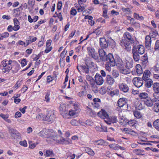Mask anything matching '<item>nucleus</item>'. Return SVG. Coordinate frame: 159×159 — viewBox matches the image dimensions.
I'll list each match as a JSON object with an SVG mask.
<instances>
[{
	"mask_svg": "<svg viewBox=\"0 0 159 159\" xmlns=\"http://www.w3.org/2000/svg\"><path fill=\"white\" fill-rule=\"evenodd\" d=\"M138 49H139V50H138L139 54H143L144 53V48L143 45H139L138 44Z\"/></svg>",
	"mask_w": 159,
	"mask_h": 159,
	"instance_id": "nucleus-26",
	"label": "nucleus"
},
{
	"mask_svg": "<svg viewBox=\"0 0 159 159\" xmlns=\"http://www.w3.org/2000/svg\"><path fill=\"white\" fill-rule=\"evenodd\" d=\"M109 146L110 148H112L113 149L115 150H118L119 145L116 144H112L109 145Z\"/></svg>",
	"mask_w": 159,
	"mask_h": 159,
	"instance_id": "nucleus-39",
	"label": "nucleus"
},
{
	"mask_svg": "<svg viewBox=\"0 0 159 159\" xmlns=\"http://www.w3.org/2000/svg\"><path fill=\"white\" fill-rule=\"evenodd\" d=\"M154 49L155 51H159V40L156 41Z\"/></svg>",
	"mask_w": 159,
	"mask_h": 159,
	"instance_id": "nucleus-49",
	"label": "nucleus"
},
{
	"mask_svg": "<svg viewBox=\"0 0 159 159\" xmlns=\"http://www.w3.org/2000/svg\"><path fill=\"white\" fill-rule=\"evenodd\" d=\"M143 101L144 103L148 107H151L153 105V101L149 97L147 98V99H145Z\"/></svg>",
	"mask_w": 159,
	"mask_h": 159,
	"instance_id": "nucleus-17",
	"label": "nucleus"
},
{
	"mask_svg": "<svg viewBox=\"0 0 159 159\" xmlns=\"http://www.w3.org/2000/svg\"><path fill=\"white\" fill-rule=\"evenodd\" d=\"M111 74L114 79L117 78L119 75L118 72L116 70H113L111 72Z\"/></svg>",
	"mask_w": 159,
	"mask_h": 159,
	"instance_id": "nucleus-38",
	"label": "nucleus"
},
{
	"mask_svg": "<svg viewBox=\"0 0 159 159\" xmlns=\"http://www.w3.org/2000/svg\"><path fill=\"white\" fill-rule=\"evenodd\" d=\"M44 155L46 156L53 157L54 156L53 151L52 150H47Z\"/></svg>",
	"mask_w": 159,
	"mask_h": 159,
	"instance_id": "nucleus-30",
	"label": "nucleus"
},
{
	"mask_svg": "<svg viewBox=\"0 0 159 159\" xmlns=\"http://www.w3.org/2000/svg\"><path fill=\"white\" fill-rule=\"evenodd\" d=\"M21 114L20 112L17 111L16 113L15 114V117L16 118H18L20 117L21 116Z\"/></svg>",
	"mask_w": 159,
	"mask_h": 159,
	"instance_id": "nucleus-57",
	"label": "nucleus"
},
{
	"mask_svg": "<svg viewBox=\"0 0 159 159\" xmlns=\"http://www.w3.org/2000/svg\"><path fill=\"white\" fill-rule=\"evenodd\" d=\"M94 78V80L97 85H101L103 84L104 80L100 74L97 73L95 76Z\"/></svg>",
	"mask_w": 159,
	"mask_h": 159,
	"instance_id": "nucleus-8",
	"label": "nucleus"
},
{
	"mask_svg": "<svg viewBox=\"0 0 159 159\" xmlns=\"http://www.w3.org/2000/svg\"><path fill=\"white\" fill-rule=\"evenodd\" d=\"M86 79L88 81H91L92 80H94V79L91 76H90L89 75H86Z\"/></svg>",
	"mask_w": 159,
	"mask_h": 159,
	"instance_id": "nucleus-60",
	"label": "nucleus"
},
{
	"mask_svg": "<svg viewBox=\"0 0 159 159\" xmlns=\"http://www.w3.org/2000/svg\"><path fill=\"white\" fill-rule=\"evenodd\" d=\"M47 129H43L42 130L40 131L38 133V135L41 137H45L47 138Z\"/></svg>",
	"mask_w": 159,
	"mask_h": 159,
	"instance_id": "nucleus-24",
	"label": "nucleus"
},
{
	"mask_svg": "<svg viewBox=\"0 0 159 159\" xmlns=\"http://www.w3.org/2000/svg\"><path fill=\"white\" fill-rule=\"evenodd\" d=\"M154 106L153 108V111L156 112H159V101H155V102L153 103Z\"/></svg>",
	"mask_w": 159,
	"mask_h": 159,
	"instance_id": "nucleus-20",
	"label": "nucleus"
},
{
	"mask_svg": "<svg viewBox=\"0 0 159 159\" xmlns=\"http://www.w3.org/2000/svg\"><path fill=\"white\" fill-rule=\"evenodd\" d=\"M106 61L107 63L105 64L106 69L108 71H110L111 70V66H115V59L114 57H112L111 59Z\"/></svg>",
	"mask_w": 159,
	"mask_h": 159,
	"instance_id": "nucleus-4",
	"label": "nucleus"
},
{
	"mask_svg": "<svg viewBox=\"0 0 159 159\" xmlns=\"http://www.w3.org/2000/svg\"><path fill=\"white\" fill-rule=\"evenodd\" d=\"M133 57L134 60L135 61H138L140 58V55L139 53H136V51H134L133 52H132Z\"/></svg>",
	"mask_w": 159,
	"mask_h": 159,
	"instance_id": "nucleus-22",
	"label": "nucleus"
},
{
	"mask_svg": "<svg viewBox=\"0 0 159 159\" xmlns=\"http://www.w3.org/2000/svg\"><path fill=\"white\" fill-rule=\"evenodd\" d=\"M85 123L87 125H92L93 123L91 120H87L85 122Z\"/></svg>",
	"mask_w": 159,
	"mask_h": 159,
	"instance_id": "nucleus-59",
	"label": "nucleus"
},
{
	"mask_svg": "<svg viewBox=\"0 0 159 159\" xmlns=\"http://www.w3.org/2000/svg\"><path fill=\"white\" fill-rule=\"evenodd\" d=\"M97 114L99 116L105 120H107L108 117L109 115L107 112L102 109L98 112Z\"/></svg>",
	"mask_w": 159,
	"mask_h": 159,
	"instance_id": "nucleus-12",
	"label": "nucleus"
},
{
	"mask_svg": "<svg viewBox=\"0 0 159 159\" xmlns=\"http://www.w3.org/2000/svg\"><path fill=\"white\" fill-rule=\"evenodd\" d=\"M124 130L126 132V133L129 134H131V133L134 132L131 129H128L126 128H124Z\"/></svg>",
	"mask_w": 159,
	"mask_h": 159,
	"instance_id": "nucleus-52",
	"label": "nucleus"
},
{
	"mask_svg": "<svg viewBox=\"0 0 159 159\" xmlns=\"http://www.w3.org/2000/svg\"><path fill=\"white\" fill-rule=\"evenodd\" d=\"M70 123L73 125H76L77 123V121L75 119H72L70 121Z\"/></svg>",
	"mask_w": 159,
	"mask_h": 159,
	"instance_id": "nucleus-61",
	"label": "nucleus"
},
{
	"mask_svg": "<svg viewBox=\"0 0 159 159\" xmlns=\"http://www.w3.org/2000/svg\"><path fill=\"white\" fill-rule=\"evenodd\" d=\"M119 91L118 89H116L110 92V95L112 97L115 95H118L119 94Z\"/></svg>",
	"mask_w": 159,
	"mask_h": 159,
	"instance_id": "nucleus-42",
	"label": "nucleus"
},
{
	"mask_svg": "<svg viewBox=\"0 0 159 159\" xmlns=\"http://www.w3.org/2000/svg\"><path fill=\"white\" fill-rule=\"evenodd\" d=\"M86 65L90 68L92 67H94L95 63L93 62H87L85 63Z\"/></svg>",
	"mask_w": 159,
	"mask_h": 159,
	"instance_id": "nucleus-41",
	"label": "nucleus"
},
{
	"mask_svg": "<svg viewBox=\"0 0 159 159\" xmlns=\"http://www.w3.org/2000/svg\"><path fill=\"white\" fill-rule=\"evenodd\" d=\"M11 136L14 139L19 138L20 137V134L17 131H16L14 134H12Z\"/></svg>",
	"mask_w": 159,
	"mask_h": 159,
	"instance_id": "nucleus-40",
	"label": "nucleus"
},
{
	"mask_svg": "<svg viewBox=\"0 0 159 159\" xmlns=\"http://www.w3.org/2000/svg\"><path fill=\"white\" fill-rule=\"evenodd\" d=\"M29 148H34L37 144V143H33L32 141H30L29 143Z\"/></svg>",
	"mask_w": 159,
	"mask_h": 159,
	"instance_id": "nucleus-47",
	"label": "nucleus"
},
{
	"mask_svg": "<svg viewBox=\"0 0 159 159\" xmlns=\"http://www.w3.org/2000/svg\"><path fill=\"white\" fill-rule=\"evenodd\" d=\"M100 59L102 61H105L108 60L112 57H114L113 55L111 53L107 55L105 51L102 48H100L98 51Z\"/></svg>",
	"mask_w": 159,
	"mask_h": 159,
	"instance_id": "nucleus-3",
	"label": "nucleus"
},
{
	"mask_svg": "<svg viewBox=\"0 0 159 159\" xmlns=\"http://www.w3.org/2000/svg\"><path fill=\"white\" fill-rule=\"evenodd\" d=\"M115 65L117 67L120 73L126 75L130 73V71L125 68V63L120 58L117 59L116 61L115 60Z\"/></svg>",
	"mask_w": 159,
	"mask_h": 159,
	"instance_id": "nucleus-2",
	"label": "nucleus"
},
{
	"mask_svg": "<svg viewBox=\"0 0 159 159\" xmlns=\"http://www.w3.org/2000/svg\"><path fill=\"white\" fill-rule=\"evenodd\" d=\"M87 94V91H82L79 92L78 93V96L82 98H83L86 97Z\"/></svg>",
	"mask_w": 159,
	"mask_h": 159,
	"instance_id": "nucleus-33",
	"label": "nucleus"
},
{
	"mask_svg": "<svg viewBox=\"0 0 159 159\" xmlns=\"http://www.w3.org/2000/svg\"><path fill=\"white\" fill-rule=\"evenodd\" d=\"M89 56H90L95 52L94 48L92 47H89L87 48Z\"/></svg>",
	"mask_w": 159,
	"mask_h": 159,
	"instance_id": "nucleus-36",
	"label": "nucleus"
},
{
	"mask_svg": "<svg viewBox=\"0 0 159 159\" xmlns=\"http://www.w3.org/2000/svg\"><path fill=\"white\" fill-rule=\"evenodd\" d=\"M151 71L153 74L157 73H159V67H157L156 66H154L151 69Z\"/></svg>",
	"mask_w": 159,
	"mask_h": 159,
	"instance_id": "nucleus-34",
	"label": "nucleus"
},
{
	"mask_svg": "<svg viewBox=\"0 0 159 159\" xmlns=\"http://www.w3.org/2000/svg\"><path fill=\"white\" fill-rule=\"evenodd\" d=\"M52 47H47V48L45 50V52L46 53H48L50 52L52 49Z\"/></svg>",
	"mask_w": 159,
	"mask_h": 159,
	"instance_id": "nucleus-63",
	"label": "nucleus"
},
{
	"mask_svg": "<svg viewBox=\"0 0 159 159\" xmlns=\"http://www.w3.org/2000/svg\"><path fill=\"white\" fill-rule=\"evenodd\" d=\"M134 116L137 118H139L141 116V115L140 112L138 111H135L134 112Z\"/></svg>",
	"mask_w": 159,
	"mask_h": 159,
	"instance_id": "nucleus-46",
	"label": "nucleus"
},
{
	"mask_svg": "<svg viewBox=\"0 0 159 159\" xmlns=\"http://www.w3.org/2000/svg\"><path fill=\"white\" fill-rule=\"evenodd\" d=\"M132 45L133 46L132 52H133L134 50V51H136V53H139L138 52V50H139V49H138V42L137 41H134V42L132 41Z\"/></svg>",
	"mask_w": 159,
	"mask_h": 159,
	"instance_id": "nucleus-19",
	"label": "nucleus"
},
{
	"mask_svg": "<svg viewBox=\"0 0 159 159\" xmlns=\"http://www.w3.org/2000/svg\"><path fill=\"white\" fill-rule=\"evenodd\" d=\"M120 89L124 93L127 92L129 89V86L126 84L122 83L119 85Z\"/></svg>",
	"mask_w": 159,
	"mask_h": 159,
	"instance_id": "nucleus-11",
	"label": "nucleus"
},
{
	"mask_svg": "<svg viewBox=\"0 0 159 159\" xmlns=\"http://www.w3.org/2000/svg\"><path fill=\"white\" fill-rule=\"evenodd\" d=\"M133 82L134 84L138 88L141 87L143 84L142 79L139 77L134 78L133 80Z\"/></svg>",
	"mask_w": 159,
	"mask_h": 159,
	"instance_id": "nucleus-9",
	"label": "nucleus"
},
{
	"mask_svg": "<svg viewBox=\"0 0 159 159\" xmlns=\"http://www.w3.org/2000/svg\"><path fill=\"white\" fill-rule=\"evenodd\" d=\"M20 144L21 145L24 147H26L27 146V143L26 141H20Z\"/></svg>",
	"mask_w": 159,
	"mask_h": 159,
	"instance_id": "nucleus-58",
	"label": "nucleus"
},
{
	"mask_svg": "<svg viewBox=\"0 0 159 159\" xmlns=\"http://www.w3.org/2000/svg\"><path fill=\"white\" fill-rule=\"evenodd\" d=\"M80 67L86 74H88L89 73V68L86 65V66H80Z\"/></svg>",
	"mask_w": 159,
	"mask_h": 159,
	"instance_id": "nucleus-37",
	"label": "nucleus"
},
{
	"mask_svg": "<svg viewBox=\"0 0 159 159\" xmlns=\"http://www.w3.org/2000/svg\"><path fill=\"white\" fill-rule=\"evenodd\" d=\"M153 125L156 129L159 131V119H157L154 121Z\"/></svg>",
	"mask_w": 159,
	"mask_h": 159,
	"instance_id": "nucleus-25",
	"label": "nucleus"
},
{
	"mask_svg": "<svg viewBox=\"0 0 159 159\" xmlns=\"http://www.w3.org/2000/svg\"><path fill=\"white\" fill-rule=\"evenodd\" d=\"M129 42V41L127 42L125 39H122L121 41L120 44L128 51L131 49V45L130 44Z\"/></svg>",
	"mask_w": 159,
	"mask_h": 159,
	"instance_id": "nucleus-7",
	"label": "nucleus"
},
{
	"mask_svg": "<svg viewBox=\"0 0 159 159\" xmlns=\"http://www.w3.org/2000/svg\"><path fill=\"white\" fill-rule=\"evenodd\" d=\"M8 128L9 132L11 134V135L17 131L16 129H14L13 128L10 127H8Z\"/></svg>",
	"mask_w": 159,
	"mask_h": 159,
	"instance_id": "nucleus-51",
	"label": "nucleus"
},
{
	"mask_svg": "<svg viewBox=\"0 0 159 159\" xmlns=\"http://www.w3.org/2000/svg\"><path fill=\"white\" fill-rule=\"evenodd\" d=\"M137 121L134 120H131L128 122V124L131 126H133L135 124H136Z\"/></svg>",
	"mask_w": 159,
	"mask_h": 159,
	"instance_id": "nucleus-50",
	"label": "nucleus"
},
{
	"mask_svg": "<svg viewBox=\"0 0 159 159\" xmlns=\"http://www.w3.org/2000/svg\"><path fill=\"white\" fill-rule=\"evenodd\" d=\"M127 102V100L125 98H120L118 101L117 103L118 106L120 107H122Z\"/></svg>",
	"mask_w": 159,
	"mask_h": 159,
	"instance_id": "nucleus-16",
	"label": "nucleus"
},
{
	"mask_svg": "<svg viewBox=\"0 0 159 159\" xmlns=\"http://www.w3.org/2000/svg\"><path fill=\"white\" fill-rule=\"evenodd\" d=\"M124 38L127 39L130 42L131 44H132V41L134 42V41H137L136 40H134L133 38H132L130 34L128 32H126L124 34Z\"/></svg>",
	"mask_w": 159,
	"mask_h": 159,
	"instance_id": "nucleus-18",
	"label": "nucleus"
},
{
	"mask_svg": "<svg viewBox=\"0 0 159 159\" xmlns=\"http://www.w3.org/2000/svg\"><path fill=\"white\" fill-rule=\"evenodd\" d=\"M106 82L109 85H113L115 82L114 79L111 75H107Z\"/></svg>",
	"mask_w": 159,
	"mask_h": 159,
	"instance_id": "nucleus-13",
	"label": "nucleus"
},
{
	"mask_svg": "<svg viewBox=\"0 0 159 159\" xmlns=\"http://www.w3.org/2000/svg\"><path fill=\"white\" fill-rule=\"evenodd\" d=\"M151 41V37L149 35H147L145 38V46L147 48H150Z\"/></svg>",
	"mask_w": 159,
	"mask_h": 159,
	"instance_id": "nucleus-14",
	"label": "nucleus"
},
{
	"mask_svg": "<svg viewBox=\"0 0 159 159\" xmlns=\"http://www.w3.org/2000/svg\"><path fill=\"white\" fill-rule=\"evenodd\" d=\"M144 152V150L140 149H134L133 150V152L136 154L138 155H143L144 154L142 153Z\"/></svg>",
	"mask_w": 159,
	"mask_h": 159,
	"instance_id": "nucleus-29",
	"label": "nucleus"
},
{
	"mask_svg": "<svg viewBox=\"0 0 159 159\" xmlns=\"http://www.w3.org/2000/svg\"><path fill=\"white\" fill-rule=\"evenodd\" d=\"M85 151L86 153L90 155L93 156L94 154V152L90 148L88 147L86 148Z\"/></svg>",
	"mask_w": 159,
	"mask_h": 159,
	"instance_id": "nucleus-31",
	"label": "nucleus"
},
{
	"mask_svg": "<svg viewBox=\"0 0 159 159\" xmlns=\"http://www.w3.org/2000/svg\"><path fill=\"white\" fill-rule=\"evenodd\" d=\"M125 62V67L126 69L129 70V69L133 67L134 62L131 58H129L126 59Z\"/></svg>",
	"mask_w": 159,
	"mask_h": 159,
	"instance_id": "nucleus-10",
	"label": "nucleus"
},
{
	"mask_svg": "<svg viewBox=\"0 0 159 159\" xmlns=\"http://www.w3.org/2000/svg\"><path fill=\"white\" fill-rule=\"evenodd\" d=\"M54 112L53 111H49L48 112L45 118V120L48 122L53 121L55 119Z\"/></svg>",
	"mask_w": 159,
	"mask_h": 159,
	"instance_id": "nucleus-5",
	"label": "nucleus"
},
{
	"mask_svg": "<svg viewBox=\"0 0 159 159\" xmlns=\"http://www.w3.org/2000/svg\"><path fill=\"white\" fill-rule=\"evenodd\" d=\"M150 72L149 70H146L143 73V79L144 80H147V79H150L149 78L150 77Z\"/></svg>",
	"mask_w": 159,
	"mask_h": 159,
	"instance_id": "nucleus-21",
	"label": "nucleus"
},
{
	"mask_svg": "<svg viewBox=\"0 0 159 159\" xmlns=\"http://www.w3.org/2000/svg\"><path fill=\"white\" fill-rule=\"evenodd\" d=\"M139 97L141 99H147L148 98V95L147 93H140L139 95Z\"/></svg>",
	"mask_w": 159,
	"mask_h": 159,
	"instance_id": "nucleus-32",
	"label": "nucleus"
},
{
	"mask_svg": "<svg viewBox=\"0 0 159 159\" xmlns=\"http://www.w3.org/2000/svg\"><path fill=\"white\" fill-rule=\"evenodd\" d=\"M136 73L138 75H139L143 73L142 69L140 65H137L136 66Z\"/></svg>",
	"mask_w": 159,
	"mask_h": 159,
	"instance_id": "nucleus-27",
	"label": "nucleus"
},
{
	"mask_svg": "<svg viewBox=\"0 0 159 159\" xmlns=\"http://www.w3.org/2000/svg\"><path fill=\"white\" fill-rule=\"evenodd\" d=\"M99 43V45L101 48L105 49L108 47L109 42L105 38H100Z\"/></svg>",
	"mask_w": 159,
	"mask_h": 159,
	"instance_id": "nucleus-6",
	"label": "nucleus"
},
{
	"mask_svg": "<svg viewBox=\"0 0 159 159\" xmlns=\"http://www.w3.org/2000/svg\"><path fill=\"white\" fill-rule=\"evenodd\" d=\"M116 116L109 117L107 120H105L104 121L108 124L110 125L111 123H115L116 122Z\"/></svg>",
	"mask_w": 159,
	"mask_h": 159,
	"instance_id": "nucleus-15",
	"label": "nucleus"
},
{
	"mask_svg": "<svg viewBox=\"0 0 159 159\" xmlns=\"http://www.w3.org/2000/svg\"><path fill=\"white\" fill-rule=\"evenodd\" d=\"M153 78L154 79H157L159 81V74H155L154 73V74L153 75Z\"/></svg>",
	"mask_w": 159,
	"mask_h": 159,
	"instance_id": "nucleus-64",
	"label": "nucleus"
},
{
	"mask_svg": "<svg viewBox=\"0 0 159 159\" xmlns=\"http://www.w3.org/2000/svg\"><path fill=\"white\" fill-rule=\"evenodd\" d=\"M66 115H70L71 116H73L75 114V113L73 111H70L69 112L66 111Z\"/></svg>",
	"mask_w": 159,
	"mask_h": 159,
	"instance_id": "nucleus-56",
	"label": "nucleus"
},
{
	"mask_svg": "<svg viewBox=\"0 0 159 159\" xmlns=\"http://www.w3.org/2000/svg\"><path fill=\"white\" fill-rule=\"evenodd\" d=\"M70 13L71 15L75 16L76 15L77 11L75 9L72 8L70 11Z\"/></svg>",
	"mask_w": 159,
	"mask_h": 159,
	"instance_id": "nucleus-54",
	"label": "nucleus"
},
{
	"mask_svg": "<svg viewBox=\"0 0 159 159\" xmlns=\"http://www.w3.org/2000/svg\"><path fill=\"white\" fill-rule=\"evenodd\" d=\"M85 19H88L89 21V24L90 23L91 21H92V20L93 19V17L92 16H86L85 17Z\"/></svg>",
	"mask_w": 159,
	"mask_h": 159,
	"instance_id": "nucleus-53",
	"label": "nucleus"
},
{
	"mask_svg": "<svg viewBox=\"0 0 159 159\" xmlns=\"http://www.w3.org/2000/svg\"><path fill=\"white\" fill-rule=\"evenodd\" d=\"M90 56L91 57H92L96 60L98 61L99 59L97 53L95 52Z\"/></svg>",
	"mask_w": 159,
	"mask_h": 159,
	"instance_id": "nucleus-44",
	"label": "nucleus"
},
{
	"mask_svg": "<svg viewBox=\"0 0 159 159\" xmlns=\"http://www.w3.org/2000/svg\"><path fill=\"white\" fill-rule=\"evenodd\" d=\"M105 143L104 141L102 139H100L94 141L95 145H104Z\"/></svg>",
	"mask_w": 159,
	"mask_h": 159,
	"instance_id": "nucleus-35",
	"label": "nucleus"
},
{
	"mask_svg": "<svg viewBox=\"0 0 159 159\" xmlns=\"http://www.w3.org/2000/svg\"><path fill=\"white\" fill-rule=\"evenodd\" d=\"M50 95V93H47L45 96V99L44 101H46V102H48L50 101V98L49 96Z\"/></svg>",
	"mask_w": 159,
	"mask_h": 159,
	"instance_id": "nucleus-48",
	"label": "nucleus"
},
{
	"mask_svg": "<svg viewBox=\"0 0 159 159\" xmlns=\"http://www.w3.org/2000/svg\"><path fill=\"white\" fill-rule=\"evenodd\" d=\"M76 31V30H74L72 31L71 33L70 34V35L69 36L68 38L69 39H70L72 38L74 36L75 32Z\"/></svg>",
	"mask_w": 159,
	"mask_h": 159,
	"instance_id": "nucleus-55",
	"label": "nucleus"
},
{
	"mask_svg": "<svg viewBox=\"0 0 159 159\" xmlns=\"http://www.w3.org/2000/svg\"><path fill=\"white\" fill-rule=\"evenodd\" d=\"M153 90L156 93H159V83H155L153 85Z\"/></svg>",
	"mask_w": 159,
	"mask_h": 159,
	"instance_id": "nucleus-23",
	"label": "nucleus"
},
{
	"mask_svg": "<svg viewBox=\"0 0 159 159\" xmlns=\"http://www.w3.org/2000/svg\"><path fill=\"white\" fill-rule=\"evenodd\" d=\"M47 138L52 139L53 140L57 143L66 145L71 143V140L66 139L60 136H57L56 134L52 129H47Z\"/></svg>",
	"mask_w": 159,
	"mask_h": 159,
	"instance_id": "nucleus-1",
	"label": "nucleus"
},
{
	"mask_svg": "<svg viewBox=\"0 0 159 159\" xmlns=\"http://www.w3.org/2000/svg\"><path fill=\"white\" fill-rule=\"evenodd\" d=\"M137 108L139 110H142L144 108V105L142 104L141 102H139L138 104Z\"/></svg>",
	"mask_w": 159,
	"mask_h": 159,
	"instance_id": "nucleus-43",
	"label": "nucleus"
},
{
	"mask_svg": "<svg viewBox=\"0 0 159 159\" xmlns=\"http://www.w3.org/2000/svg\"><path fill=\"white\" fill-rule=\"evenodd\" d=\"M134 16L135 18L138 20H143V17L142 16H139V14L134 13Z\"/></svg>",
	"mask_w": 159,
	"mask_h": 159,
	"instance_id": "nucleus-45",
	"label": "nucleus"
},
{
	"mask_svg": "<svg viewBox=\"0 0 159 159\" xmlns=\"http://www.w3.org/2000/svg\"><path fill=\"white\" fill-rule=\"evenodd\" d=\"M144 81H145V85L148 88L150 87L153 84V81L150 79Z\"/></svg>",
	"mask_w": 159,
	"mask_h": 159,
	"instance_id": "nucleus-28",
	"label": "nucleus"
},
{
	"mask_svg": "<svg viewBox=\"0 0 159 159\" xmlns=\"http://www.w3.org/2000/svg\"><path fill=\"white\" fill-rule=\"evenodd\" d=\"M21 64L22 67L24 66L27 64V62L25 59H24L22 60Z\"/></svg>",
	"mask_w": 159,
	"mask_h": 159,
	"instance_id": "nucleus-62",
	"label": "nucleus"
}]
</instances>
